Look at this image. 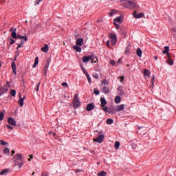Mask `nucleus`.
<instances>
[{
  "label": "nucleus",
  "instance_id": "nucleus-1",
  "mask_svg": "<svg viewBox=\"0 0 176 176\" xmlns=\"http://www.w3.org/2000/svg\"><path fill=\"white\" fill-rule=\"evenodd\" d=\"M123 6L124 8L129 10L138 9V5H137L134 1H131L130 0H124Z\"/></svg>",
  "mask_w": 176,
  "mask_h": 176
},
{
  "label": "nucleus",
  "instance_id": "nucleus-2",
  "mask_svg": "<svg viewBox=\"0 0 176 176\" xmlns=\"http://www.w3.org/2000/svg\"><path fill=\"white\" fill-rule=\"evenodd\" d=\"M15 166H18L19 168H21L24 166V161L21 157V154H17L14 157Z\"/></svg>",
  "mask_w": 176,
  "mask_h": 176
},
{
  "label": "nucleus",
  "instance_id": "nucleus-3",
  "mask_svg": "<svg viewBox=\"0 0 176 176\" xmlns=\"http://www.w3.org/2000/svg\"><path fill=\"white\" fill-rule=\"evenodd\" d=\"M73 107L74 109H78L79 107H80V100H79V95L76 94L74 96V100H73Z\"/></svg>",
  "mask_w": 176,
  "mask_h": 176
},
{
  "label": "nucleus",
  "instance_id": "nucleus-4",
  "mask_svg": "<svg viewBox=\"0 0 176 176\" xmlns=\"http://www.w3.org/2000/svg\"><path fill=\"white\" fill-rule=\"evenodd\" d=\"M111 41V43L113 46H115L116 45V42H118V37L116 36V34L110 33L109 35Z\"/></svg>",
  "mask_w": 176,
  "mask_h": 176
},
{
  "label": "nucleus",
  "instance_id": "nucleus-5",
  "mask_svg": "<svg viewBox=\"0 0 176 176\" xmlns=\"http://www.w3.org/2000/svg\"><path fill=\"white\" fill-rule=\"evenodd\" d=\"M17 31V29H14L12 33H11V37L13 39H21V38L23 37V36L20 35V34H17V33L16 32Z\"/></svg>",
  "mask_w": 176,
  "mask_h": 176
},
{
  "label": "nucleus",
  "instance_id": "nucleus-6",
  "mask_svg": "<svg viewBox=\"0 0 176 176\" xmlns=\"http://www.w3.org/2000/svg\"><path fill=\"white\" fill-rule=\"evenodd\" d=\"M104 135H100L96 138L94 139V142H99V144H101L104 141Z\"/></svg>",
  "mask_w": 176,
  "mask_h": 176
},
{
  "label": "nucleus",
  "instance_id": "nucleus-7",
  "mask_svg": "<svg viewBox=\"0 0 176 176\" xmlns=\"http://www.w3.org/2000/svg\"><path fill=\"white\" fill-rule=\"evenodd\" d=\"M124 110V104L117 105L114 109V111H116V112H120Z\"/></svg>",
  "mask_w": 176,
  "mask_h": 176
},
{
  "label": "nucleus",
  "instance_id": "nucleus-8",
  "mask_svg": "<svg viewBox=\"0 0 176 176\" xmlns=\"http://www.w3.org/2000/svg\"><path fill=\"white\" fill-rule=\"evenodd\" d=\"M113 23H118V24H122L123 23V16H120L114 19Z\"/></svg>",
  "mask_w": 176,
  "mask_h": 176
},
{
  "label": "nucleus",
  "instance_id": "nucleus-9",
  "mask_svg": "<svg viewBox=\"0 0 176 176\" xmlns=\"http://www.w3.org/2000/svg\"><path fill=\"white\" fill-rule=\"evenodd\" d=\"M133 17H135V19H141L144 16V13L140 12L139 14H137V11H134V12L133 13Z\"/></svg>",
  "mask_w": 176,
  "mask_h": 176
},
{
  "label": "nucleus",
  "instance_id": "nucleus-10",
  "mask_svg": "<svg viewBox=\"0 0 176 176\" xmlns=\"http://www.w3.org/2000/svg\"><path fill=\"white\" fill-rule=\"evenodd\" d=\"M8 123L9 124H11V126H16V120H14V119H13L11 117L8 118Z\"/></svg>",
  "mask_w": 176,
  "mask_h": 176
},
{
  "label": "nucleus",
  "instance_id": "nucleus-11",
  "mask_svg": "<svg viewBox=\"0 0 176 176\" xmlns=\"http://www.w3.org/2000/svg\"><path fill=\"white\" fill-rule=\"evenodd\" d=\"M95 107L94 103H89L87 105V111L90 112V111H93Z\"/></svg>",
  "mask_w": 176,
  "mask_h": 176
},
{
  "label": "nucleus",
  "instance_id": "nucleus-12",
  "mask_svg": "<svg viewBox=\"0 0 176 176\" xmlns=\"http://www.w3.org/2000/svg\"><path fill=\"white\" fill-rule=\"evenodd\" d=\"M19 105L20 107H23L24 105V100H25V96H23V98H21V94L19 93Z\"/></svg>",
  "mask_w": 176,
  "mask_h": 176
},
{
  "label": "nucleus",
  "instance_id": "nucleus-13",
  "mask_svg": "<svg viewBox=\"0 0 176 176\" xmlns=\"http://www.w3.org/2000/svg\"><path fill=\"white\" fill-rule=\"evenodd\" d=\"M131 44H129L125 48V54H130L131 53Z\"/></svg>",
  "mask_w": 176,
  "mask_h": 176
},
{
  "label": "nucleus",
  "instance_id": "nucleus-14",
  "mask_svg": "<svg viewBox=\"0 0 176 176\" xmlns=\"http://www.w3.org/2000/svg\"><path fill=\"white\" fill-rule=\"evenodd\" d=\"M76 43L77 46H82L83 45V38H76Z\"/></svg>",
  "mask_w": 176,
  "mask_h": 176
},
{
  "label": "nucleus",
  "instance_id": "nucleus-15",
  "mask_svg": "<svg viewBox=\"0 0 176 176\" xmlns=\"http://www.w3.org/2000/svg\"><path fill=\"white\" fill-rule=\"evenodd\" d=\"M100 107L102 108H104V107H105V105H107V100H105V98H100Z\"/></svg>",
  "mask_w": 176,
  "mask_h": 176
},
{
  "label": "nucleus",
  "instance_id": "nucleus-16",
  "mask_svg": "<svg viewBox=\"0 0 176 176\" xmlns=\"http://www.w3.org/2000/svg\"><path fill=\"white\" fill-rule=\"evenodd\" d=\"M12 72L14 74V75H17V70L16 67V63L12 62Z\"/></svg>",
  "mask_w": 176,
  "mask_h": 176
},
{
  "label": "nucleus",
  "instance_id": "nucleus-17",
  "mask_svg": "<svg viewBox=\"0 0 176 176\" xmlns=\"http://www.w3.org/2000/svg\"><path fill=\"white\" fill-rule=\"evenodd\" d=\"M0 90L3 94H5V93H8V91H9V89L6 85H4L3 87L0 88Z\"/></svg>",
  "mask_w": 176,
  "mask_h": 176
},
{
  "label": "nucleus",
  "instance_id": "nucleus-18",
  "mask_svg": "<svg viewBox=\"0 0 176 176\" xmlns=\"http://www.w3.org/2000/svg\"><path fill=\"white\" fill-rule=\"evenodd\" d=\"M102 91L104 93V94H109V88L107 86H104L103 87Z\"/></svg>",
  "mask_w": 176,
  "mask_h": 176
},
{
  "label": "nucleus",
  "instance_id": "nucleus-19",
  "mask_svg": "<svg viewBox=\"0 0 176 176\" xmlns=\"http://www.w3.org/2000/svg\"><path fill=\"white\" fill-rule=\"evenodd\" d=\"M41 51L44 53H47V52H49V45L45 44L43 47H41Z\"/></svg>",
  "mask_w": 176,
  "mask_h": 176
},
{
  "label": "nucleus",
  "instance_id": "nucleus-20",
  "mask_svg": "<svg viewBox=\"0 0 176 176\" xmlns=\"http://www.w3.org/2000/svg\"><path fill=\"white\" fill-rule=\"evenodd\" d=\"M120 101H122V98H120V96H116V98L114 99L115 103L120 104Z\"/></svg>",
  "mask_w": 176,
  "mask_h": 176
},
{
  "label": "nucleus",
  "instance_id": "nucleus-21",
  "mask_svg": "<svg viewBox=\"0 0 176 176\" xmlns=\"http://www.w3.org/2000/svg\"><path fill=\"white\" fill-rule=\"evenodd\" d=\"M136 54L138 56V57H142V50L141 48H137Z\"/></svg>",
  "mask_w": 176,
  "mask_h": 176
},
{
  "label": "nucleus",
  "instance_id": "nucleus-22",
  "mask_svg": "<svg viewBox=\"0 0 176 176\" xmlns=\"http://www.w3.org/2000/svg\"><path fill=\"white\" fill-rule=\"evenodd\" d=\"M90 56H84L82 57V61L84 63H89V61H90Z\"/></svg>",
  "mask_w": 176,
  "mask_h": 176
},
{
  "label": "nucleus",
  "instance_id": "nucleus-23",
  "mask_svg": "<svg viewBox=\"0 0 176 176\" xmlns=\"http://www.w3.org/2000/svg\"><path fill=\"white\" fill-rule=\"evenodd\" d=\"M47 69H49V64H45L43 68V74L45 76L47 75Z\"/></svg>",
  "mask_w": 176,
  "mask_h": 176
},
{
  "label": "nucleus",
  "instance_id": "nucleus-24",
  "mask_svg": "<svg viewBox=\"0 0 176 176\" xmlns=\"http://www.w3.org/2000/svg\"><path fill=\"white\" fill-rule=\"evenodd\" d=\"M170 51V47L168 46H165L164 47V50L162 51V53L164 54H168V52Z\"/></svg>",
  "mask_w": 176,
  "mask_h": 176
},
{
  "label": "nucleus",
  "instance_id": "nucleus-25",
  "mask_svg": "<svg viewBox=\"0 0 176 176\" xmlns=\"http://www.w3.org/2000/svg\"><path fill=\"white\" fill-rule=\"evenodd\" d=\"M38 63H39V58L38 56H36L35 58V60H34L32 67L35 68L36 67V65H38Z\"/></svg>",
  "mask_w": 176,
  "mask_h": 176
},
{
  "label": "nucleus",
  "instance_id": "nucleus-26",
  "mask_svg": "<svg viewBox=\"0 0 176 176\" xmlns=\"http://www.w3.org/2000/svg\"><path fill=\"white\" fill-rule=\"evenodd\" d=\"M73 47L74 50H76L78 53H80V52H82V48L79 47V45H74Z\"/></svg>",
  "mask_w": 176,
  "mask_h": 176
},
{
  "label": "nucleus",
  "instance_id": "nucleus-27",
  "mask_svg": "<svg viewBox=\"0 0 176 176\" xmlns=\"http://www.w3.org/2000/svg\"><path fill=\"white\" fill-rule=\"evenodd\" d=\"M143 74L144 76H149L151 75V72L148 69H145L143 72Z\"/></svg>",
  "mask_w": 176,
  "mask_h": 176
},
{
  "label": "nucleus",
  "instance_id": "nucleus-28",
  "mask_svg": "<svg viewBox=\"0 0 176 176\" xmlns=\"http://www.w3.org/2000/svg\"><path fill=\"white\" fill-rule=\"evenodd\" d=\"M102 111H104V112H108V113H112V111H111V110L108 109V107H102Z\"/></svg>",
  "mask_w": 176,
  "mask_h": 176
},
{
  "label": "nucleus",
  "instance_id": "nucleus-29",
  "mask_svg": "<svg viewBox=\"0 0 176 176\" xmlns=\"http://www.w3.org/2000/svg\"><path fill=\"white\" fill-rule=\"evenodd\" d=\"M9 172V169H4L0 173V175H5V174H8Z\"/></svg>",
  "mask_w": 176,
  "mask_h": 176
},
{
  "label": "nucleus",
  "instance_id": "nucleus-30",
  "mask_svg": "<svg viewBox=\"0 0 176 176\" xmlns=\"http://www.w3.org/2000/svg\"><path fill=\"white\" fill-rule=\"evenodd\" d=\"M107 124H112L113 123V120L109 118L106 120Z\"/></svg>",
  "mask_w": 176,
  "mask_h": 176
},
{
  "label": "nucleus",
  "instance_id": "nucleus-31",
  "mask_svg": "<svg viewBox=\"0 0 176 176\" xmlns=\"http://www.w3.org/2000/svg\"><path fill=\"white\" fill-rule=\"evenodd\" d=\"M168 65H174V60L173 59H169L166 61Z\"/></svg>",
  "mask_w": 176,
  "mask_h": 176
},
{
  "label": "nucleus",
  "instance_id": "nucleus-32",
  "mask_svg": "<svg viewBox=\"0 0 176 176\" xmlns=\"http://www.w3.org/2000/svg\"><path fill=\"white\" fill-rule=\"evenodd\" d=\"M116 11L115 10H112L111 12H109V16L112 17L113 14H116Z\"/></svg>",
  "mask_w": 176,
  "mask_h": 176
},
{
  "label": "nucleus",
  "instance_id": "nucleus-33",
  "mask_svg": "<svg viewBox=\"0 0 176 176\" xmlns=\"http://www.w3.org/2000/svg\"><path fill=\"white\" fill-rule=\"evenodd\" d=\"M98 176H107V172L101 171L99 173H98Z\"/></svg>",
  "mask_w": 176,
  "mask_h": 176
},
{
  "label": "nucleus",
  "instance_id": "nucleus-34",
  "mask_svg": "<svg viewBox=\"0 0 176 176\" xmlns=\"http://www.w3.org/2000/svg\"><path fill=\"white\" fill-rule=\"evenodd\" d=\"M116 149H119V146H120V142L116 141L115 142V145H114Z\"/></svg>",
  "mask_w": 176,
  "mask_h": 176
},
{
  "label": "nucleus",
  "instance_id": "nucleus-35",
  "mask_svg": "<svg viewBox=\"0 0 176 176\" xmlns=\"http://www.w3.org/2000/svg\"><path fill=\"white\" fill-rule=\"evenodd\" d=\"M10 93L12 97H16V90L12 89Z\"/></svg>",
  "mask_w": 176,
  "mask_h": 176
},
{
  "label": "nucleus",
  "instance_id": "nucleus-36",
  "mask_svg": "<svg viewBox=\"0 0 176 176\" xmlns=\"http://www.w3.org/2000/svg\"><path fill=\"white\" fill-rule=\"evenodd\" d=\"M3 153H8V155H10V150H9L8 148H6L3 150Z\"/></svg>",
  "mask_w": 176,
  "mask_h": 176
},
{
  "label": "nucleus",
  "instance_id": "nucleus-37",
  "mask_svg": "<svg viewBox=\"0 0 176 176\" xmlns=\"http://www.w3.org/2000/svg\"><path fill=\"white\" fill-rule=\"evenodd\" d=\"M5 116V114L3 113V112H0V121L2 122V120H3V118Z\"/></svg>",
  "mask_w": 176,
  "mask_h": 176
},
{
  "label": "nucleus",
  "instance_id": "nucleus-38",
  "mask_svg": "<svg viewBox=\"0 0 176 176\" xmlns=\"http://www.w3.org/2000/svg\"><path fill=\"white\" fill-rule=\"evenodd\" d=\"M87 76V79L89 82V83H91V78L90 77V75L88 74L87 75H85Z\"/></svg>",
  "mask_w": 176,
  "mask_h": 176
},
{
  "label": "nucleus",
  "instance_id": "nucleus-39",
  "mask_svg": "<svg viewBox=\"0 0 176 176\" xmlns=\"http://www.w3.org/2000/svg\"><path fill=\"white\" fill-rule=\"evenodd\" d=\"M21 41H25V42H27L28 41V37H27V36H22Z\"/></svg>",
  "mask_w": 176,
  "mask_h": 176
},
{
  "label": "nucleus",
  "instance_id": "nucleus-40",
  "mask_svg": "<svg viewBox=\"0 0 176 176\" xmlns=\"http://www.w3.org/2000/svg\"><path fill=\"white\" fill-rule=\"evenodd\" d=\"M81 69H82V72H84L85 75H87L89 74V72H87V71L86 70V69L84 67H81Z\"/></svg>",
  "mask_w": 176,
  "mask_h": 176
},
{
  "label": "nucleus",
  "instance_id": "nucleus-41",
  "mask_svg": "<svg viewBox=\"0 0 176 176\" xmlns=\"http://www.w3.org/2000/svg\"><path fill=\"white\" fill-rule=\"evenodd\" d=\"M118 91H120V93H123V87L122 85H120L118 87Z\"/></svg>",
  "mask_w": 176,
  "mask_h": 176
},
{
  "label": "nucleus",
  "instance_id": "nucleus-42",
  "mask_svg": "<svg viewBox=\"0 0 176 176\" xmlns=\"http://www.w3.org/2000/svg\"><path fill=\"white\" fill-rule=\"evenodd\" d=\"M10 45H13L14 43H16V40H14V39H13V38H10Z\"/></svg>",
  "mask_w": 176,
  "mask_h": 176
},
{
  "label": "nucleus",
  "instance_id": "nucleus-43",
  "mask_svg": "<svg viewBox=\"0 0 176 176\" xmlns=\"http://www.w3.org/2000/svg\"><path fill=\"white\" fill-rule=\"evenodd\" d=\"M113 24H114L116 30H119V28H120V25L119 24H118V23H116L115 22L113 23Z\"/></svg>",
  "mask_w": 176,
  "mask_h": 176
},
{
  "label": "nucleus",
  "instance_id": "nucleus-44",
  "mask_svg": "<svg viewBox=\"0 0 176 176\" xmlns=\"http://www.w3.org/2000/svg\"><path fill=\"white\" fill-rule=\"evenodd\" d=\"M42 1H43V0H36L34 2L35 6H36V5H39V3H41V2H42Z\"/></svg>",
  "mask_w": 176,
  "mask_h": 176
},
{
  "label": "nucleus",
  "instance_id": "nucleus-45",
  "mask_svg": "<svg viewBox=\"0 0 176 176\" xmlns=\"http://www.w3.org/2000/svg\"><path fill=\"white\" fill-rule=\"evenodd\" d=\"M0 144H1V145H8V142H6L3 140H0Z\"/></svg>",
  "mask_w": 176,
  "mask_h": 176
},
{
  "label": "nucleus",
  "instance_id": "nucleus-46",
  "mask_svg": "<svg viewBox=\"0 0 176 176\" xmlns=\"http://www.w3.org/2000/svg\"><path fill=\"white\" fill-rule=\"evenodd\" d=\"M90 60L93 61H94V58H96V56H94V54H91V56H89Z\"/></svg>",
  "mask_w": 176,
  "mask_h": 176
},
{
  "label": "nucleus",
  "instance_id": "nucleus-47",
  "mask_svg": "<svg viewBox=\"0 0 176 176\" xmlns=\"http://www.w3.org/2000/svg\"><path fill=\"white\" fill-rule=\"evenodd\" d=\"M106 45L107 47H109V49L111 48V42L109 41V40L107 41Z\"/></svg>",
  "mask_w": 176,
  "mask_h": 176
},
{
  "label": "nucleus",
  "instance_id": "nucleus-48",
  "mask_svg": "<svg viewBox=\"0 0 176 176\" xmlns=\"http://www.w3.org/2000/svg\"><path fill=\"white\" fill-rule=\"evenodd\" d=\"M94 94H96V96H98V94H100V91H98L97 89H94Z\"/></svg>",
  "mask_w": 176,
  "mask_h": 176
},
{
  "label": "nucleus",
  "instance_id": "nucleus-49",
  "mask_svg": "<svg viewBox=\"0 0 176 176\" xmlns=\"http://www.w3.org/2000/svg\"><path fill=\"white\" fill-rule=\"evenodd\" d=\"M41 86V82H38L37 84L36 88V91H39V87Z\"/></svg>",
  "mask_w": 176,
  "mask_h": 176
},
{
  "label": "nucleus",
  "instance_id": "nucleus-50",
  "mask_svg": "<svg viewBox=\"0 0 176 176\" xmlns=\"http://www.w3.org/2000/svg\"><path fill=\"white\" fill-rule=\"evenodd\" d=\"M110 64H111V65H113V66H115V65L116 64V62H115V60H111L110 61Z\"/></svg>",
  "mask_w": 176,
  "mask_h": 176
},
{
  "label": "nucleus",
  "instance_id": "nucleus-51",
  "mask_svg": "<svg viewBox=\"0 0 176 176\" xmlns=\"http://www.w3.org/2000/svg\"><path fill=\"white\" fill-rule=\"evenodd\" d=\"M118 79H120V82H123L124 80V76H120V77H118Z\"/></svg>",
  "mask_w": 176,
  "mask_h": 176
},
{
  "label": "nucleus",
  "instance_id": "nucleus-52",
  "mask_svg": "<svg viewBox=\"0 0 176 176\" xmlns=\"http://www.w3.org/2000/svg\"><path fill=\"white\" fill-rule=\"evenodd\" d=\"M6 127H7V129H9L10 130H13V126H10L9 124H7Z\"/></svg>",
  "mask_w": 176,
  "mask_h": 176
},
{
  "label": "nucleus",
  "instance_id": "nucleus-53",
  "mask_svg": "<svg viewBox=\"0 0 176 176\" xmlns=\"http://www.w3.org/2000/svg\"><path fill=\"white\" fill-rule=\"evenodd\" d=\"M94 78H95V79H98V78H99L98 74H97V73L94 74Z\"/></svg>",
  "mask_w": 176,
  "mask_h": 176
},
{
  "label": "nucleus",
  "instance_id": "nucleus-54",
  "mask_svg": "<svg viewBox=\"0 0 176 176\" xmlns=\"http://www.w3.org/2000/svg\"><path fill=\"white\" fill-rule=\"evenodd\" d=\"M166 57L168 60H171V55H170V53L166 54Z\"/></svg>",
  "mask_w": 176,
  "mask_h": 176
},
{
  "label": "nucleus",
  "instance_id": "nucleus-55",
  "mask_svg": "<svg viewBox=\"0 0 176 176\" xmlns=\"http://www.w3.org/2000/svg\"><path fill=\"white\" fill-rule=\"evenodd\" d=\"M102 85H104V86H106V85H108V82H107V80L106 79L103 80Z\"/></svg>",
  "mask_w": 176,
  "mask_h": 176
},
{
  "label": "nucleus",
  "instance_id": "nucleus-56",
  "mask_svg": "<svg viewBox=\"0 0 176 176\" xmlns=\"http://www.w3.org/2000/svg\"><path fill=\"white\" fill-rule=\"evenodd\" d=\"M62 86H65L66 87H68V83L67 82H63Z\"/></svg>",
  "mask_w": 176,
  "mask_h": 176
},
{
  "label": "nucleus",
  "instance_id": "nucleus-57",
  "mask_svg": "<svg viewBox=\"0 0 176 176\" xmlns=\"http://www.w3.org/2000/svg\"><path fill=\"white\" fill-rule=\"evenodd\" d=\"M41 176H49V173H43Z\"/></svg>",
  "mask_w": 176,
  "mask_h": 176
},
{
  "label": "nucleus",
  "instance_id": "nucleus-58",
  "mask_svg": "<svg viewBox=\"0 0 176 176\" xmlns=\"http://www.w3.org/2000/svg\"><path fill=\"white\" fill-rule=\"evenodd\" d=\"M18 45V47H16V50H19V49H20V47H21V44H16Z\"/></svg>",
  "mask_w": 176,
  "mask_h": 176
},
{
  "label": "nucleus",
  "instance_id": "nucleus-59",
  "mask_svg": "<svg viewBox=\"0 0 176 176\" xmlns=\"http://www.w3.org/2000/svg\"><path fill=\"white\" fill-rule=\"evenodd\" d=\"M76 173H82V170L80 169H76Z\"/></svg>",
  "mask_w": 176,
  "mask_h": 176
},
{
  "label": "nucleus",
  "instance_id": "nucleus-60",
  "mask_svg": "<svg viewBox=\"0 0 176 176\" xmlns=\"http://www.w3.org/2000/svg\"><path fill=\"white\" fill-rule=\"evenodd\" d=\"M46 64H48V67H49V65H50V59H47V63Z\"/></svg>",
  "mask_w": 176,
  "mask_h": 176
},
{
  "label": "nucleus",
  "instance_id": "nucleus-61",
  "mask_svg": "<svg viewBox=\"0 0 176 176\" xmlns=\"http://www.w3.org/2000/svg\"><path fill=\"white\" fill-rule=\"evenodd\" d=\"M31 159H34V155H30V157L28 159L29 162H31Z\"/></svg>",
  "mask_w": 176,
  "mask_h": 176
},
{
  "label": "nucleus",
  "instance_id": "nucleus-62",
  "mask_svg": "<svg viewBox=\"0 0 176 176\" xmlns=\"http://www.w3.org/2000/svg\"><path fill=\"white\" fill-rule=\"evenodd\" d=\"M20 45H21V46H23V45H24V41L21 40V43H20Z\"/></svg>",
  "mask_w": 176,
  "mask_h": 176
},
{
  "label": "nucleus",
  "instance_id": "nucleus-63",
  "mask_svg": "<svg viewBox=\"0 0 176 176\" xmlns=\"http://www.w3.org/2000/svg\"><path fill=\"white\" fill-rule=\"evenodd\" d=\"M13 31H14V28H11L10 29V32H13Z\"/></svg>",
  "mask_w": 176,
  "mask_h": 176
},
{
  "label": "nucleus",
  "instance_id": "nucleus-64",
  "mask_svg": "<svg viewBox=\"0 0 176 176\" xmlns=\"http://www.w3.org/2000/svg\"><path fill=\"white\" fill-rule=\"evenodd\" d=\"M154 59H155V60H157V56H154Z\"/></svg>",
  "mask_w": 176,
  "mask_h": 176
}]
</instances>
